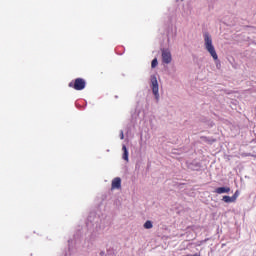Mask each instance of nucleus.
<instances>
[{"instance_id": "nucleus-1", "label": "nucleus", "mask_w": 256, "mask_h": 256, "mask_svg": "<svg viewBox=\"0 0 256 256\" xmlns=\"http://www.w3.org/2000/svg\"><path fill=\"white\" fill-rule=\"evenodd\" d=\"M204 47L206 51L209 52L214 61H217L219 59L217 51H215V46L213 45V38H211V35H209V33L204 34Z\"/></svg>"}, {"instance_id": "nucleus-2", "label": "nucleus", "mask_w": 256, "mask_h": 256, "mask_svg": "<svg viewBox=\"0 0 256 256\" xmlns=\"http://www.w3.org/2000/svg\"><path fill=\"white\" fill-rule=\"evenodd\" d=\"M150 89H152L154 99L159 101L161 96L159 95V81L157 80V75L150 76Z\"/></svg>"}, {"instance_id": "nucleus-3", "label": "nucleus", "mask_w": 256, "mask_h": 256, "mask_svg": "<svg viewBox=\"0 0 256 256\" xmlns=\"http://www.w3.org/2000/svg\"><path fill=\"white\" fill-rule=\"evenodd\" d=\"M85 85V80H83L82 78L76 79L74 83H69V87H73V89H75L76 91H83V89H85Z\"/></svg>"}, {"instance_id": "nucleus-4", "label": "nucleus", "mask_w": 256, "mask_h": 256, "mask_svg": "<svg viewBox=\"0 0 256 256\" xmlns=\"http://www.w3.org/2000/svg\"><path fill=\"white\" fill-rule=\"evenodd\" d=\"M162 63L165 65H169L171 61H173V56L171 55V50L169 49H162Z\"/></svg>"}, {"instance_id": "nucleus-5", "label": "nucleus", "mask_w": 256, "mask_h": 256, "mask_svg": "<svg viewBox=\"0 0 256 256\" xmlns=\"http://www.w3.org/2000/svg\"><path fill=\"white\" fill-rule=\"evenodd\" d=\"M120 188H121V178L116 177L112 180L111 189L112 191H115Z\"/></svg>"}, {"instance_id": "nucleus-6", "label": "nucleus", "mask_w": 256, "mask_h": 256, "mask_svg": "<svg viewBox=\"0 0 256 256\" xmlns=\"http://www.w3.org/2000/svg\"><path fill=\"white\" fill-rule=\"evenodd\" d=\"M229 191H231V188L229 187H219L215 189L214 193H217L218 195H223L225 193H229Z\"/></svg>"}, {"instance_id": "nucleus-7", "label": "nucleus", "mask_w": 256, "mask_h": 256, "mask_svg": "<svg viewBox=\"0 0 256 256\" xmlns=\"http://www.w3.org/2000/svg\"><path fill=\"white\" fill-rule=\"evenodd\" d=\"M122 151H123L122 159H124V161H129V150H127V146L123 145Z\"/></svg>"}, {"instance_id": "nucleus-8", "label": "nucleus", "mask_w": 256, "mask_h": 256, "mask_svg": "<svg viewBox=\"0 0 256 256\" xmlns=\"http://www.w3.org/2000/svg\"><path fill=\"white\" fill-rule=\"evenodd\" d=\"M222 201H224V203H235V200H233V196H223Z\"/></svg>"}, {"instance_id": "nucleus-9", "label": "nucleus", "mask_w": 256, "mask_h": 256, "mask_svg": "<svg viewBox=\"0 0 256 256\" xmlns=\"http://www.w3.org/2000/svg\"><path fill=\"white\" fill-rule=\"evenodd\" d=\"M144 228L145 229H153V222H151V221H146L145 223H144Z\"/></svg>"}, {"instance_id": "nucleus-10", "label": "nucleus", "mask_w": 256, "mask_h": 256, "mask_svg": "<svg viewBox=\"0 0 256 256\" xmlns=\"http://www.w3.org/2000/svg\"><path fill=\"white\" fill-rule=\"evenodd\" d=\"M157 65H159V61L157 60V58H154L151 62V68L155 69V67H157Z\"/></svg>"}, {"instance_id": "nucleus-11", "label": "nucleus", "mask_w": 256, "mask_h": 256, "mask_svg": "<svg viewBox=\"0 0 256 256\" xmlns=\"http://www.w3.org/2000/svg\"><path fill=\"white\" fill-rule=\"evenodd\" d=\"M239 197V190H237L234 195L232 196V199L234 200V203L237 201V198Z\"/></svg>"}, {"instance_id": "nucleus-12", "label": "nucleus", "mask_w": 256, "mask_h": 256, "mask_svg": "<svg viewBox=\"0 0 256 256\" xmlns=\"http://www.w3.org/2000/svg\"><path fill=\"white\" fill-rule=\"evenodd\" d=\"M216 67L219 69L221 67V63L219 61L216 62Z\"/></svg>"}, {"instance_id": "nucleus-13", "label": "nucleus", "mask_w": 256, "mask_h": 256, "mask_svg": "<svg viewBox=\"0 0 256 256\" xmlns=\"http://www.w3.org/2000/svg\"><path fill=\"white\" fill-rule=\"evenodd\" d=\"M124 135H123V131H121V133H120V139H124Z\"/></svg>"}]
</instances>
